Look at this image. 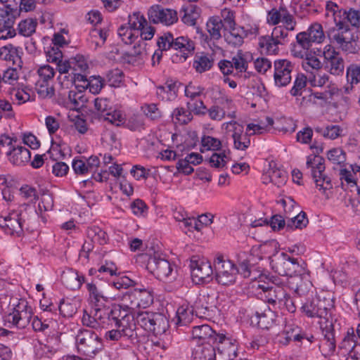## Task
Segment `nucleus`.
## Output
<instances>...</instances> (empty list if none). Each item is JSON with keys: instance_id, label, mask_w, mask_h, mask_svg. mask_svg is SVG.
<instances>
[{"instance_id": "obj_1", "label": "nucleus", "mask_w": 360, "mask_h": 360, "mask_svg": "<svg viewBox=\"0 0 360 360\" xmlns=\"http://www.w3.org/2000/svg\"><path fill=\"white\" fill-rule=\"evenodd\" d=\"M12 311L7 315V321L18 329L27 328L31 320L32 326L36 332H44L49 326L37 316L32 317V309L27 300L12 297L10 300Z\"/></svg>"}, {"instance_id": "obj_2", "label": "nucleus", "mask_w": 360, "mask_h": 360, "mask_svg": "<svg viewBox=\"0 0 360 360\" xmlns=\"http://www.w3.org/2000/svg\"><path fill=\"white\" fill-rule=\"evenodd\" d=\"M297 45L291 49L293 56L303 58L313 45L322 44L326 39L323 26L319 22L311 24L307 30L297 34Z\"/></svg>"}, {"instance_id": "obj_3", "label": "nucleus", "mask_w": 360, "mask_h": 360, "mask_svg": "<svg viewBox=\"0 0 360 360\" xmlns=\"http://www.w3.org/2000/svg\"><path fill=\"white\" fill-rule=\"evenodd\" d=\"M36 217V211L27 206L22 205L19 210H13L8 215L0 219V227L6 233L20 236L23 232L26 221L30 219L31 216Z\"/></svg>"}, {"instance_id": "obj_4", "label": "nucleus", "mask_w": 360, "mask_h": 360, "mask_svg": "<svg viewBox=\"0 0 360 360\" xmlns=\"http://www.w3.org/2000/svg\"><path fill=\"white\" fill-rule=\"evenodd\" d=\"M328 35L330 42L335 44L347 54L358 53V48L354 39V34L349 25L345 22H336L335 27L328 31Z\"/></svg>"}, {"instance_id": "obj_5", "label": "nucleus", "mask_w": 360, "mask_h": 360, "mask_svg": "<svg viewBox=\"0 0 360 360\" xmlns=\"http://www.w3.org/2000/svg\"><path fill=\"white\" fill-rule=\"evenodd\" d=\"M214 277L216 282L221 285H233L237 278L238 266L224 255L217 253L214 259Z\"/></svg>"}, {"instance_id": "obj_6", "label": "nucleus", "mask_w": 360, "mask_h": 360, "mask_svg": "<svg viewBox=\"0 0 360 360\" xmlns=\"http://www.w3.org/2000/svg\"><path fill=\"white\" fill-rule=\"evenodd\" d=\"M76 343L78 350L89 357H94L103 349L100 335L90 329H79L76 335Z\"/></svg>"}, {"instance_id": "obj_7", "label": "nucleus", "mask_w": 360, "mask_h": 360, "mask_svg": "<svg viewBox=\"0 0 360 360\" xmlns=\"http://www.w3.org/2000/svg\"><path fill=\"white\" fill-rule=\"evenodd\" d=\"M189 267L193 283L198 285L209 283L214 278V266L205 258L193 255L190 259Z\"/></svg>"}, {"instance_id": "obj_8", "label": "nucleus", "mask_w": 360, "mask_h": 360, "mask_svg": "<svg viewBox=\"0 0 360 360\" xmlns=\"http://www.w3.org/2000/svg\"><path fill=\"white\" fill-rule=\"evenodd\" d=\"M333 307V302L330 299L321 300L314 298L311 300H307L302 307V311L309 317L320 319L321 322L325 325L330 322V309Z\"/></svg>"}, {"instance_id": "obj_9", "label": "nucleus", "mask_w": 360, "mask_h": 360, "mask_svg": "<svg viewBox=\"0 0 360 360\" xmlns=\"http://www.w3.org/2000/svg\"><path fill=\"white\" fill-rule=\"evenodd\" d=\"M324 159L319 155L309 156L307 161V167L310 169L311 175L314 181L316 188L323 193L332 188L331 180L325 173Z\"/></svg>"}, {"instance_id": "obj_10", "label": "nucleus", "mask_w": 360, "mask_h": 360, "mask_svg": "<svg viewBox=\"0 0 360 360\" xmlns=\"http://www.w3.org/2000/svg\"><path fill=\"white\" fill-rule=\"evenodd\" d=\"M272 269L281 276H289L290 278L296 273L303 271V265L297 259L290 257L285 252H281L271 259Z\"/></svg>"}, {"instance_id": "obj_11", "label": "nucleus", "mask_w": 360, "mask_h": 360, "mask_svg": "<svg viewBox=\"0 0 360 360\" xmlns=\"http://www.w3.org/2000/svg\"><path fill=\"white\" fill-rule=\"evenodd\" d=\"M106 313V319L111 322L112 327L133 328L135 331V314H132L130 309L119 304L114 306L110 311L108 309Z\"/></svg>"}, {"instance_id": "obj_12", "label": "nucleus", "mask_w": 360, "mask_h": 360, "mask_svg": "<svg viewBox=\"0 0 360 360\" xmlns=\"http://www.w3.org/2000/svg\"><path fill=\"white\" fill-rule=\"evenodd\" d=\"M277 279L275 278L271 283L259 282L257 284V289L262 290L260 292L262 297L269 304L274 307H277L278 304H282L283 299L287 296L288 292L283 287L276 283Z\"/></svg>"}, {"instance_id": "obj_13", "label": "nucleus", "mask_w": 360, "mask_h": 360, "mask_svg": "<svg viewBox=\"0 0 360 360\" xmlns=\"http://www.w3.org/2000/svg\"><path fill=\"white\" fill-rule=\"evenodd\" d=\"M274 82L278 88L290 84L292 74L295 70V64L287 59H278L274 63Z\"/></svg>"}, {"instance_id": "obj_14", "label": "nucleus", "mask_w": 360, "mask_h": 360, "mask_svg": "<svg viewBox=\"0 0 360 360\" xmlns=\"http://www.w3.org/2000/svg\"><path fill=\"white\" fill-rule=\"evenodd\" d=\"M147 269L160 280L174 279L175 278L173 266L170 262L158 256H150L148 258Z\"/></svg>"}, {"instance_id": "obj_15", "label": "nucleus", "mask_w": 360, "mask_h": 360, "mask_svg": "<svg viewBox=\"0 0 360 360\" xmlns=\"http://www.w3.org/2000/svg\"><path fill=\"white\" fill-rule=\"evenodd\" d=\"M148 19L154 24L161 23L169 26L178 21L176 11L171 8H164L160 6H151L148 11Z\"/></svg>"}, {"instance_id": "obj_16", "label": "nucleus", "mask_w": 360, "mask_h": 360, "mask_svg": "<svg viewBox=\"0 0 360 360\" xmlns=\"http://www.w3.org/2000/svg\"><path fill=\"white\" fill-rule=\"evenodd\" d=\"M226 131L233 140L234 148L237 150H245L250 145V139L248 132H244L243 126L236 121L224 124Z\"/></svg>"}, {"instance_id": "obj_17", "label": "nucleus", "mask_w": 360, "mask_h": 360, "mask_svg": "<svg viewBox=\"0 0 360 360\" xmlns=\"http://www.w3.org/2000/svg\"><path fill=\"white\" fill-rule=\"evenodd\" d=\"M323 338L321 340L319 348L324 356H330L334 354L336 349L334 330L332 322L323 325L321 322Z\"/></svg>"}, {"instance_id": "obj_18", "label": "nucleus", "mask_w": 360, "mask_h": 360, "mask_svg": "<svg viewBox=\"0 0 360 360\" xmlns=\"http://www.w3.org/2000/svg\"><path fill=\"white\" fill-rule=\"evenodd\" d=\"M86 289L89 292V300L92 309L106 311L110 302L108 297L104 295L103 291L94 283H87Z\"/></svg>"}, {"instance_id": "obj_19", "label": "nucleus", "mask_w": 360, "mask_h": 360, "mask_svg": "<svg viewBox=\"0 0 360 360\" xmlns=\"http://www.w3.org/2000/svg\"><path fill=\"white\" fill-rule=\"evenodd\" d=\"M106 315V311L92 309L90 314L84 312L82 322L83 326L98 332L105 327Z\"/></svg>"}, {"instance_id": "obj_20", "label": "nucleus", "mask_w": 360, "mask_h": 360, "mask_svg": "<svg viewBox=\"0 0 360 360\" xmlns=\"http://www.w3.org/2000/svg\"><path fill=\"white\" fill-rule=\"evenodd\" d=\"M291 289L299 295H304L311 289L312 284L309 281V276L306 273L303 266V271L300 273H296L288 281Z\"/></svg>"}, {"instance_id": "obj_21", "label": "nucleus", "mask_w": 360, "mask_h": 360, "mask_svg": "<svg viewBox=\"0 0 360 360\" xmlns=\"http://www.w3.org/2000/svg\"><path fill=\"white\" fill-rule=\"evenodd\" d=\"M192 338L200 343L214 345L216 342L217 333L207 324L195 326L192 329Z\"/></svg>"}, {"instance_id": "obj_22", "label": "nucleus", "mask_w": 360, "mask_h": 360, "mask_svg": "<svg viewBox=\"0 0 360 360\" xmlns=\"http://www.w3.org/2000/svg\"><path fill=\"white\" fill-rule=\"evenodd\" d=\"M21 49L9 44L0 48V59L14 66L22 67Z\"/></svg>"}, {"instance_id": "obj_23", "label": "nucleus", "mask_w": 360, "mask_h": 360, "mask_svg": "<svg viewBox=\"0 0 360 360\" xmlns=\"http://www.w3.org/2000/svg\"><path fill=\"white\" fill-rule=\"evenodd\" d=\"M15 18L7 11L0 13V39H8L15 36L13 27Z\"/></svg>"}, {"instance_id": "obj_24", "label": "nucleus", "mask_w": 360, "mask_h": 360, "mask_svg": "<svg viewBox=\"0 0 360 360\" xmlns=\"http://www.w3.org/2000/svg\"><path fill=\"white\" fill-rule=\"evenodd\" d=\"M248 36V32L243 27L234 26L224 30V38L229 45L233 47L240 46L244 41V38Z\"/></svg>"}, {"instance_id": "obj_25", "label": "nucleus", "mask_w": 360, "mask_h": 360, "mask_svg": "<svg viewBox=\"0 0 360 360\" xmlns=\"http://www.w3.org/2000/svg\"><path fill=\"white\" fill-rule=\"evenodd\" d=\"M9 161L14 165L21 166L30 161L31 153L23 146H13L7 153Z\"/></svg>"}, {"instance_id": "obj_26", "label": "nucleus", "mask_w": 360, "mask_h": 360, "mask_svg": "<svg viewBox=\"0 0 360 360\" xmlns=\"http://www.w3.org/2000/svg\"><path fill=\"white\" fill-rule=\"evenodd\" d=\"M214 63V59L212 54L204 52L197 53L193 58V68L196 72L202 74L210 70Z\"/></svg>"}, {"instance_id": "obj_27", "label": "nucleus", "mask_w": 360, "mask_h": 360, "mask_svg": "<svg viewBox=\"0 0 360 360\" xmlns=\"http://www.w3.org/2000/svg\"><path fill=\"white\" fill-rule=\"evenodd\" d=\"M215 339L214 345H216L219 352L226 354L229 359L231 356H236L237 346L235 340H231L223 334H217Z\"/></svg>"}, {"instance_id": "obj_28", "label": "nucleus", "mask_w": 360, "mask_h": 360, "mask_svg": "<svg viewBox=\"0 0 360 360\" xmlns=\"http://www.w3.org/2000/svg\"><path fill=\"white\" fill-rule=\"evenodd\" d=\"M252 59V56L248 52L238 51L237 53L232 58V65L235 70L234 76L240 77L245 73L248 68V62Z\"/></svg>"}, {"instance_id": "obj_29", "label": "nucleus", "mask_w": 360, "mask_h": 360, "mask_svg": "<svg viewBox=\"0 0 360 360\" xmlns=\"http://www.w3.org/2000/svg\"><path fill=\"white\" fill-rule=\"evenodd\" d=\"M277 342L282 345H288L291 341L300 342L303 335L300 334V328L291 325L285 326L284 330L277 335Z\"/></svg>"}, {"instance_id": "obj_30", "label": "nucleus", "mask_w": 360, "mask_h": 360, "mask_svg": "<svg viewBox=\"0 0 360 360\" xmlns=\"http://www.w3.org/2000/svg\"><path fill=\"white\" fill-rule=\"evenodd\" d=\"M346 79L347 84L343 87L345 94H349L354 90V86L360 83V65L352 63L347 67Z\"/></svg>"}, {"instance_id": "obj_31", "label": "nucleus", "mask_w": 360, "mask_h": 360, "mask_svg": "<svg viewBox=\"0 0 360 360\" xmlns=\"http://www.w3.org/2000/svg\"><path fill=\"white\" fill-rule=\"evenodd\" d=\"M61 281L67 288L75 290L81 287L84 282V277L79 275L77 271L69 269L63 272Z\"/></svg>"}, {"instance_id": "obj_32", "label": "nucleus", "mask_w": 360, "mask_h": 360, "mask_svg": "<svg viewBox=\"0 0 360 360\" xmlns=\"http://www.w3.org/2000/svg\"><path fill=\"white\" fill-rule=\"evenodd\" d=\"M136 336L137 335L136 332L133 330V328L114 327V328L105 332L104 338L107 341L117 342L122 338L134 340Z\"/></svg>"}, {"instance_id": "obj_33", "label": "nucleus", "mask_w": 360, "mask_h": 360, "mask_svg": "<svg viewBox=\"0 0 360 360\" xmlns=\"http://www.w3.org/2000/svg\"><path fill=\"white\" fill-rule=\"evenodd\" d=\"M172 49L179 51L181 53L184 60H186L188 56L193 53L195 43L188 37H178L174 38Z\"/></svg>"}, {"instance_id": "obj_34", "label": "nucleus", "mask_w": 360, "mask_h": 360, "mask_svg": "<svg viewBox=\"0 0 360 360\" xmlns=\"http://www.w3.org/2000/svg\"><path fill=\"white\" fill-rule=\"evenodd\" d=\"M255 318L259 328L268 329L274 323L276 314L269 307H266L264 310H261L260 311H257L255 312Z\"/></svg>"}, {"instance_id": "obj_35", "label": "nucleus", "mask_w": 360, "mask_h": 360, "mask_svg": "<svg viewBox=\"0 0 360 360\" xmlns=\"http://www.w3.org/2000/svg\"><path fill=\"white\" fill-rule=\"evenodd\" d=\"M193 360H216L215 346L205 344L196 346L193 351Z\"/></svg>"}, {"instance_id": "obj_36", "label": "nucleus", "mask_w": 360, "mask_h": 360, "mask_svg": "<svg viewBox=\"0 0 360 360\" xmlns=\"http://www.w3.org/2000/svg\"><path fill=\"white\" fill-rule=\"evenodd\" d=\"M177 83L167 81L163 86L157 87V96L162 101H172L177 96Z\"/></svg>"}, {"instance_id": "obj_37", "label": "nucleus", "mask_w": 360, "mask_h": 360, "mask_svg": "<svg viewBox=\"0 0 360 360\" xmlns=\"http://www.w3.org/2000/svg\"><path fill=\"white\" fill-rule=\"evenodd\" d=\"M266 177H269V181L278 187H281L284 185L287 180L286 172L277 168H270L262 175V181L264 184H267V181H265Z\"/></svg>"}, {"instance_id": "obj_38", "label": "nucleus", "mask_w": 360, "mask_h": 360, "mask_svg": "<svg viewBox=\"0 0 360 360\" xmlns=\"http://www.w3.org/2000/svg\"><path fill=\"white\" fill-rule=\"evenodd\" d=\"M224 26L221 20L217 15L209 18L206 23V30L209 33V37L211 40H219L221 38V30Z\"/></svg>"}, {"instance_id": "obj_39", "label": "nucleus", "mask_w": 360, "mask_h": 360, "mask_svg": "<svg viewBox=\"0 0 360 360\" xmlns=\"http://www.w3.org/2000/svg\"><path fill=\"white\" fill-rule=\"evenodd\" d=\"M200 8L194 5L183 7L181 10V12H184L181 17L182 22L189 26L195 25L200 16Z\"/></svg>"}, {"instance_id": "obj_40", "label": "nucleus", "mask_w": 360, "mask_h": 360, "mask_svg": "<svg viewBox=\"0 0 360 360\" xmlns=\"http://www.w3.org/2000/svg\"><path fill=\"white\" fill-rule=\"evenodd\" d=\"M155 314V312L148 311H138L135 314V321L144 330L149 331L153 326Z\"/></svg>"}, {"instance_id": "obj_41", "label": "nucleus", "mask_w": 360, "mask_h": 360, "mask_svg": "<svg viewBox=\"0 0 360 360\" xmlns=\"http://www.w3.org/2000/svg\"><path fill=\"white\" fill-rule=\"evenodd\" d=\"M169 328V321L165 316L160 313H156L153 321V326L149 330L155 335L164 334Z\"/></svg>"}, {"instance_id": "obj_42", "label": "nucleus", "mask_w": 360, "mask_h": 360, "mask_svg": "<svg viewBox=\"0 0 360 360\" xmlns=\"http://www.w3.org/2000/svg\"><path fill=\"white\" fill-rule=\"evenodd\" d=\"M136 300L138 301L137 307L146 308L153 302V292L149 288H135Z\"/></svg>"}, {"instance_id": "obj_43", "label": "nucleus", "mask_w": 360, "mask_h": 360, "mask_svg": "<svg viewBox=\"0 0 360 360\" xmlns=\"http://www.w3.org/2000/svg\"><path fill=\"white\" fill-rule=\"evenodd\" d=\"M342 20L340 21L345 22V23L349 24L354 27L359 28L360 27V11L350 8L349 9L344 10L342 15Z\"/></svg>"}, {"instance_id": "obj_44", "label": "nucleus", "mask_w": 360, "mask_h": 360, "mask_svg": "<svg viewBox=\"0 0 360 360\" xmlns=\"http://www.w3.org/2000/svg\"><path fill=\"white\" fill-rule=\"evenodd\" d=\"M86 234L88 238L91 240V243H97L99 245L107 243L108 240L107 233L98 226L89 227Z\"/></svg>"}, {"instance_id": "obj_45", "label": "nucleus", "mask_w": 360, "mask_h": 360, "mask_svg": "<svg viewBox=\"0 0 360 360\" xmlns=\"http://www.w3.org/2000/svg\"><path fill=\"white\" fill-rule=\"evenodd\" d=\"M287 8L285 6H280L278 8H272L267 12L266 22L269 25H278L281 22L283 16Z\"/></svg>"}, {"instance_id": "obj_46", "label": "nucleus", "mask_w": 360, "mask_h": 360, "mask_svg": "<svg viewBox=\"0 0 360 360\" xmlns=\"http://www.w3.org/2000/svg\"><path fill=\"white\" fill-rule=\"evenodd\" d=\"M259 46L264 49L269 54H276L278 52L279 44L273 39L271 35L260 37L259 39Z\"/></svg>"}, {"instance_id": "obj_47", "label": "nucleus", "mask_w": 360, "mask_h": 360, "mask_svg": "<svg viewBox=\"0 0 360 360\" xmlns=\"http://www.w3.org/2000/svg\"><path fill=\"white\" fill-rule=\"evenodd\" d=\"M35 90L41 98H51L54 95V89L52 83L38 79L35 83Z\"/></svg>"}, {"instance_id": "obj_48", "label": "nucleus", "mask_w": 360, "mask_h": 360, "mask_svg": "<svg viewBox=\"0 0 360 360\" xmlns=\"http://www.w3.org/2000/svg\"><path fill=\"white\" fill-rule=\"evenodd\" d=\"M309 221L304 212H300L297 216L291 218L287 221L286 230L292 231L294 229H302L306 227Z\"/></svg>"}, {"instance_id": "obj_49", "label": "nucleus", "mask_w": 360, "mask_h": 360, "mask_svg": "<svg viewBox=\"0 0 360 360\" xmlns=\"http://www.w3.org/2000/svg\"><path fill=\"white\" fill-rule=\"evenodd\" d=\"M221 147V141L211 136H203L201 138L200 151L204 153L208 150H219Z\"/></svg>"}, {"instance_id": "obj_50", "label": "nucleus", "mask_w": 360, "mask_h": 360, "mask_svg": "<svg viewBox=\"0 0 360 360\" xmlns=\"http://www.w3.org/2000/svg\"><path fill=\"white\" fill-rule=\"evenodd\" d=\"M207 298H208L207 296L199 295L191 306L195 316L199 318L205 317L210 315V311L205 304V301H206Z\"/></svg>"}, {"instance_id": "obj_51", "label": "nucleus", "mask_w": 360, "mask_h": 360, "mask_svg": "<svg viewBox=\"0 0 360 360\" xmlns=\"http://www.w3.org/2000/svg\"><path fill=\"white\" fill-rule=\"evenodd\" d=\"M136 290H127L122 295H118V299L122 302V305L130 310L137 307L138 301L136 300Z\"/></svg>"}, {"instance_id": "obj_52", "label": "nucleus", "mask_w": 360, "mask_h": 360, "mask_svg": "<svg viewBox=\"0 0 360 360\" xmlns=\"http://www.w3.org/2000/svg\"><path fill=\"white\" fill-rule=\"evenodd\" d=\"M117 34L126 44H132L138 37V34L127 24L122 25L118 28Z\"/></svg>"}, {"instance_id": "obj_53", "label": "nucleus", "mask_w": 360, "mask_h": 360, "mask_svg": "<svg viewBox=\"0 0 360 360\" xmlns=\"http://www.w3.org/2000/svg\"><path fill=\"white\" fill-rule=\"evenodd\" d=\"M37 25V20L32 18L21 20L18 27L19 34L24 37L31 36L35 32Z\"/></svg>"}, {"instance_id": "obj_54", "label": "nucleus", "mask_w": 360, "mask_h": 360, "mask_svg": "<svg viewBox=\"0 0 360 360\" xmlns=\"http://www.w3.org/2000/svg\"><path fill=\"white\" fill-rule=\"evenodd\" d=\"M315 131L326 139L333 140L340 136L342 129L338 125L331 124L327 125L326 127H317L315 128Z\"/></svg>"}, {"instance_id": "obj_55", "label": "nucleus", "mask_w": 360, "mask_h": 360, "mask_svg": "<svg viewBox=\"0 0 360 360\" xmlns=\"http://www.w3.org/2000/svg\"><path fill=\"white\" fill-rule=\"evenodd\" d=\"M173 119L180 124H186L193 119L191 111L184 108H176L172 112Z\"/></svg>"}, {"instance_id": "obj_56", "label": "nucleus", "mask_w": 360, "mask_h": 360, "mask_svg": "<svg viewBox=\"0 0 360 360\" xmlns=\"http://www.w3.org/2000/svg\"><path fill=\"white\" fill-rule=\"evenodd\" d=\"M328 72L335 76L342 75L345 70V60L341 56L325 65Z\"/></svg>"}, {"instance_id": "obj_57", "label": "nucleus", "mask_w": 360, "mask_h": 360, "mask_svg": "<svg viewBox=\"0 0 360 360\" xmlns=\"http://www.w3.org/2000/svg\"><path fill=\"white\" fill-rule=\"evenodd\" d=\"M124 74L122 71L118 68L109 70L106 73L105 79L110 86H119L122 82Z\"/></svg>"}, {"instance_id": "obj_58", "label": "nucleus", "mask_w": 360, "mask_h": 360, "mask_svg": "<svg viewBox=\"0 0 360 360\" xmlns=\"http://www.w3.org/2000/svg\"><path fill=\"white\" fill-rule=\"evenodd\" d=\"M307 85V77L302 73L297 74L293 86L291 88L290 92L293 96H301L302 91L305 89Z\"/></svg>"}, {"instance_id": "obj_59", "label": "nucleus", "mask_w": 360, "mask_h": 360, "mask_svg": "<svg viewBox=\"0 0 360 360\" xmlns=\"http://www.w3.org/2000/svg\"><path fill=\"white\" fill-rule=\"evenodd\" d=\"M193 309L191 307H185L184 306L179 307L176 311V316L178 319V323L181 325H186L189 323L194 314Z\"/></svg>"}, {"instance_id": "obj_60", "label": "nucleus", "mask_w": 360, "mask_h": 360, "mask_svg": "<svg viewBox=\"0 0 360 360\" xmlns=\"http://www.w3.org/2000/svg\"><path fill=\"white\" fill-rule=\"evenodd\" d=\"M221 20L224 26V30L231 28L236 25L235 22V15L233 11L229 8L222 9L220 15H217Z\"/></svg>"}, {"instance_id": "obj_61", "label": "nucleus", "mask_w": 360, "mask_h": 360, "mask_svg": "<svg viewBox=\"0 0 360 360\" xmlns=\"http://www.w3.org/2000/svg\"><path fill=\"white\" fill-rule=\"evenodd\" d=\"M146 22V19L142 13L134 12L131 15H129L127 25L138 34V29L142 26L143 23Z\"/></svg>"}, {"instance_id": "obj_62", "label": "nucleus", "mask_w": 360, "mask_h": 360, "mask_svg": "<svg viewBox=\"0 0 360 360\" xmlns=\"http://www.w3.org/2000/svg\"><path fill=\"white\" fill-rule=\"evenodd\" d=\"M94 106L96 110L103 116L109 115L111 112L112 106L109 99L105 98H97L94 101Z\"/></svg>"}, {"instance_id": "obj_63", "label": "nucleus", "mask_w": 360, "mask_h": 360, "mask_svg": "<svg viewBox=\"0 0 360 360\" xmlns=\"http://www.w3.org/2000/svg\"><path fill=\"white\" fill-rule=\"evenodd\" d=\"M70 65L72 72H85L89 68L86 60L81 55H77L75 57L70 58Z\"/></svg>"}, {"instance_id": "obj_64", "label": "nucleus", "mask_w": 360, "mask_h": 360, "mask_svg": "<svg viewBox=\"0 0 360 360\" xmlns=\"http://www.w3.org/2000/svg\"><path fill=\"white\" fill-rule=\"evenodd\" d=\"M311 74L312 75L309 77V81L312 86L322 87L329 81V76L326 72L318 71Z\"/></svg>"}]
</instances>
